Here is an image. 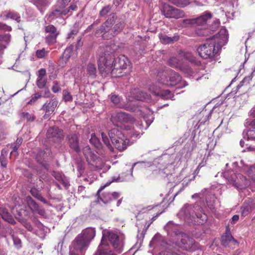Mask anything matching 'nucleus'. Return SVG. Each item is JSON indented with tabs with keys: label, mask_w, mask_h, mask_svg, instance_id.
<instances>
[{
	"label": "nucleus",
	"mask_w": 255,
	"mask_h": 255,
	"mask_svg": "<svg viewBox=\"0 0 255 255\" xmlns=\"http://www.w3.org/2000/svg\"><path fill=\"white\" fill-rule=\"evenodd\" d=\"M35 4L41 12H42L48 5V2L46 0H37Z\"/></svg>",
	"instance_id": "obj_41"
},
{
	"label": "nucleus",
	"mask_w": 255,
	"mask_h": 255,
	"mask_svg": "<svg viewBox=\"0 0 255 255\" xmlns=\"http://www.w3.org/2000/svg\"><path fill=\"white\" fill-rule=\"evenodd\" d=\"M63 99L66 102H71L73 100V98L69 92L64 90L63 91Z\"/></svg>",
	"instance_id": "obj_48"
},
{
	"label": "nucleus",
	"mask_w": 255,
	"mask_h": 255,
	"mask_svg": "<svg viewBox=\"0 0 255 255\" xmlns=\"http://www.w3.org/2000/svg\"><path fill=\"white\" fill-rule=\"evenodd\" d=\"M31 194L35 198L37 199L39 196L40 195L38 190H37L35 188H32L30 190Z\"/></svg>",
	"instance_id": "obj_60"
},
{
	"label": "nucleus",
	"mask_w": 255,
	"mask_h": 255,
	"mask_svg": "<svg viewBox=\"0 0 255 255\" xmlns=\"http://www.w3.org/2000/svg\"><path fill=\"white\" fill-rule=\"evenodd\" d=\"M58 101L56 99H53L43 105L41 109L45 113L43 116L44 119L48 118L49 116L53 113L58 106Z\"/></svg>",
	"instance_id": "obj_16"
},
{
	"label": "nucleus",
	"mask_w": 255,
	"mask_h": 255,
	"mask_svg": "<svg viewBox=\"0 0 255 255\" xmlns=\"http://www.w3.org/2000/svg\"><path fill=\"white\" fill-rule=\"evenodd\" d=\"M53 175L55 179L61 182L65 187L67 188L69 186V181L63 174L59 172H53Z\"/></svg>",
	"instance_id": "obj_34"
},
{
	"label": "nucleus",
	"mask_w": 255,
	"mask_h": 255,
	"mask_svg": "<svg viewBox=\"0 0 255 255\" xmlns=\"http://www.w3.org/2000/svg\"><path fill=\"white\" fill-rule=\"evenodd\" d=\"M24 201L33 213H37L41 216L44 215V211L39 207L38 204L31 198V197L30 196L26 197L24 199Z\"/></svg>",
	"instance_id": "obj_19"
},
{
	"label": "nucleus",
	"mask_w": 255,
	"mask_h": 255,
	"mask_svg": "<svg viewBox=\"0 0 255 255\" xmlns=\"http://www.w3.org/2000/svg\"><path fill=\"white\" fill-rule=\"evenodd\" d=\"M69 144L70 147L77 152L80 151L78 136L76 134H71L68 136Z\"/></svg>",
	"instance_id": "obj_29"
},
{
	"label": "nucleus",
	"mask_w": 255,
	"mask_h": 255,
	"mask_svg": "<svg viewBox=\"0 0 255 255\" xmlns=\"http://www.w3.org/2000/svg\"><path fill=\"white\" fill-rule=\"evenodd\" d=\"M239 219V215H234L232 218L231 223L232 224H235Z\"/></svg>",
	"instance_id": "obj_64"
},
{
	"label": "nucleus",
	"mask_w": 255,
	"mask_h": 255,
	"mask_svg": "<svg viewBox=\"0 0 255 255\" xmlns=\"http://www.w3.org/2000/svg\"><path fill=\"white\" fill-rule=\"evenodd\" d=\"M161 11L162 13L167 18H169L174 7L166 3L161 2Z\"/></svg>",
	"instance_id": "obj_33"
},
{
	"label": "nucleus",
	"mask_w": 255,
	"mask_h": 255,
	"mask_svg": "<svg viewBox=\"0 0 255 255\" xmlns=\"http://www.w3.org/2000/svg\"><path fill=\"white\" fill-rule=\"evenodd\" d=\"M249 123L250 127L246 133V136L248 139L255 140V119L251 122L248 121L246 124V126H248Z\"/></svg>",
	"instance_id": "obj_28"
},
{
	"label": "nucleus",
	"mask_w": 255,
	"mask_h": 255,
	"mask_svg": "<svg viewBox=\"0 0 255 255\" xmlns=\"http://www.w3.org/2000/svg\"><path fill=\"white\" fill-rule=\"evenodd\" d=\"M119 107L124 108L125 109L128 111H134L135 110L134 104H133L132 102H131L129 103H127L123 105L120 104V105H119Z\"/></svg>",
	"instance_id": "obj_43"
},
{
	"label": "nucleus",
	"mask_w": 255,
	"mask_h": 255,
	"mask_svg": "<svg viewBox=\"0 0 255 255\" xmlns=\"http://www.w3.org/2000/svg\"><path fill=\"white\" fill-rule=\"evenodd\" d=\"M6 17L8 18H10L13 20H16L17 22H19L20 19V16L18 13L15 12H9L6 14Z\"/></svg>",
	"instance_id": "obj_45"
},
{
	"label": "nucleus",
	"mask_w": 255,
	"mask_h": 255,
	"mask_svg": "<svg viewBox=\"0 0 255 255\" xmlns=\"http://www.w3.org/2000/svg\"><path fill=\"white\" fill-rule=\"evenodd\" d=\"M228 40L227 29H221L218 33L209 39L205 43L201 45L197 48L199 56L204 59H213L218 54L221 47L225 45Z\"/></svg>",
	"instance_id": "obj_2"
},
{
	"label": "nucleus",
	"mask_w": 255,
	"mask_h": 255,
	"mask_svg": "<svg viewBox=\"0 0 255 255\" xmlns=\"http://www.w3.org/2000/svg\"><path fill=\"white\" fill-rule=\"evenodd\" d=\"M216 201V198L213 194L209 195L206 198V202L209 208L214 212L215 210L214 204Z\"/></svg>",
	"instance_id": "obj_35"
},
{
	"label": "nucleus",
	"mask_w": 255,
	"mask_h": 255,
	"mask_svg": "<svg viewBox=\"0 0 255 255\" xmlns=\"http://www.w3.org/2000/svg\"><path fill=\"white\" fill-rule=\"evenodd\" d=\"M0 215L2 218L11 224H14L15 221L12 216L9 214L7 210L4 208H0Z\"/></svg>",
	"instance_id": "obj_31"
},
{
	"label": "nucleus",
	"mask_w": 255,
	"mask_h": 255,
	"mask_svg": "<svg viewBox=\"0 0 255 255\" xmlns=\"http://www.w3.org/2000/svg\"><path fill=\"white\" fill-rule=\"evenodd\" d=\"M179 215L183 217L185 219H190L191 217L194 219V222L197 224H203L205 223L207 220L206 215L202 213H198L196 214L197 220H195V218L193 215V207L191 205H185L181 210L179 212Z\"/></svg>",
	"instance_id": "obj_9"
},
{
	"label": "nucleus",
	"mask_w": 255,
	"mask_h": 255,
	"mask_svg": "<svg viewBox=\"0 0 255 255\" xmlns=\"http://www.w3.org/2000/svg\"><path fill=\"white\" fill-rule=\"evenodd\" d=\"M110 99L111 101L115 105H118L120 104L121 101L120 98L115 94H112L110 97Z\"/></svg>",
	"instance_id": "obj_54"
},
{
	"label": "nucleus",
	"mask_w": 255,
	"mask_h": 255,
	"mask_svg": "<svg viewBox=\"0 0 255 255\" xmlns=\"http://www.w3.org/2000/svg\"><path fill=\"white\" fill-rule=\"evenodd\" d=\"M10 41V35L6 34L3 35H0V44L2 46L0 50L6 47L5 44H8Z\"/></svg>",
	"instance_id": "obj_36"
},
{
	"label": "nucleus",
	"mask_w": 255,
	"mask_h": 255,
	"mask_svg": "<svg viewBox=\"0 0 255 255\" xmlns=\"http://www.w3.org/2000/svg\"><path fill=\"white\" fill-rule=\"evenodd\" d=\"M120 194L118 192H114L112 193H105L102 197L101 198V201L105 204L108 203L111 201L118 199L120 197Z\"/></svg>",
	"instance_id": "obj_27"
},
{
	"label": "nucleus",
	"mask_w": 255,
	"mask_h": 255,
	"mask_svg": "<svg viewBox=\"0 0 255 255\" xmlns=\"http://www.w3.org/2000/svg\"><path fill=\"white\" fill-rule=\"evenodd\" d=\"M184 16V13L182 10L174 7L169 18H180Z\"/></svg>",
	"instance_id": "obj_38"
},
{
	"label": "nucleus",
	"mask_w": 255,
	"mask_h": 255,
	"mask_svg": "<svg viewBox=\"0 0 255 255\" xmlns=\"http://www.w3.org/2000/svg\"><path fill=\"white\" fill-rule=\"evenodd\" d=\"M86 71L89 76L95 78L96 76L97 70L95 65L93 64L90 63L87 65Z\"/></svg>",
	"instance_id": "obj_37"
},
{
	"label": "nucleus",
	"mask_w": 255,
	"mask_h": 255,
	"mask_svg": "<svg viewBox=\"0 0 255 255\" xmlns=\"http://www.w3.org/2000/svg\"><path fill=\"white\" fill-rule=\"evenodd\" d=\"M212 17V14L208 11H205L197 18H194L195 26L205 25L208 20Z\"/></svg>",
	"instance_id": "obj_22"
},
{
	"label": "nucleus",
	"mask_w": 255,
	"mask_h": 255,
	"mask_svg": "<svg viewBox=\"0 0 255 255\" xmlns=\"http://www.w3.org/2000/svg\"><path fill=\"white\" fill-rule=\"evenodd\" d=\"M117 16L115 14L113 13L111 14L107 21L104 23V24L102 26V27L97 30V34H99L102 33L104 31L106 30H110L111 27H112L115 23L116 21Z\"/></svg>",
	"instance_id": "obj_21"
},
{
	"label": "nucleus",
	"mask_w": 255,
	"mask_h": 255,
	"mask_svg": "<svg viewBox=\"0 0 255 255\" xmlns=\"http://www.w3.org/2000/svg\"><path fill=\"white\" fill-rule=\"evenodd\" d=\"M50 150L48 148H46V151L39 152L36 156L37 160L41 162V157L42 156L44 158H46L50 155Z\"/></svg>",
	"instance_id": "obj_42"
},
{
	"label": "nucleus",
	"mask_w": 255,
	"mask_h": 255,
	"mask_svg": "<svg viewBox=\"0 0 255 255\" xmlns=\"http://www.w3.org/2000/svg\"><path fill=\"white\" fill-rule=\"evenodd\" d=\"M158 83L168 86H173L178 84L181 80L180 76L172 70L159 72L157 75Z\"/></svg>",
	"instance_id": "obj_6"
},
{
	"label": "nucleus",
	"mask_w": 255,
	"mask_h": 255,
	"mask_svg": "<svg viewBox=\"0 0 255 255\" xmlns=\"http://www.w3.org/2000/svg\"><path fill=\"white\" fill-rule=\"evenodd\" d=\"M104 237H105L104 239L106 246H109V242L113 247L116 252L118 253L122 252L123 242L116 234L110 231H103L102 240L104 239Z\"/></svg>",
	"instance_id": "obj_8"
},
{
	"label": "nucleus",
	"mask_w": 255,
	"mask_h": 255,
	"mask_svg": "<svg viewBox=\"0 0 255 255\" xmlns=\"http://www.w3.org/2000/svg\"><path fill=\"white\" fill-rule=\"evenodd\" d=\"M41 97H42V95L40 93H35L31 97V99L28 102L27 104L29 105H33Z\"/></svg>",
	"instance_id": "obj_52"
},
{
	"label": "nucleus",
	"mask_w": 255,
	"mask_h": 255,
	"mask_svg": "<svg viewBox=\"0 0 255 255\" xmlns=\"http://www.w3.org/2000/svg\"><path fill=\"white\" fill-rule=\"evenodd\" d=\"M124 27V23L122 22H117L114 26L111 27V29L105 30L102 33H101V36L104 39H108L112 38L114 35L120 33Z\"/></svg>",
	"instance_id": "obj_13"
},
{
	"label": "nucleus",
	"mask_w": 255,
	"mask_h": 255,
	"mask_svg": "<svg viewBox=\"0 0 255 255\" xmlns=\"http://www.w3.org/2000/svg\"><path fill=\"white\" fill-rule=\"evenodd\" d=\"M223 175L228 183L238 190L245 189L250 185V182L246 177L239 173L236 174L233 171H226Z\"/></svg>",
	"instance_id": "obj_4"
},
{
	"label": "nucleus",
	"mask_w": 255,
	"mask_h": 255,
	"mask_svg": "<svg viewBox=\"0 0 255 255\" xmlns=\"http://www.w3.org/2000/svg\"><path fill=\"white\" fill-rule=\"evenodd\" d=\"M159 38L161 42L163 44H168L173 43L179 40V36L178 35H175L172 37H169L165 34H160Z\"/></svg>",
	"instance_id": "obj_30"
},
{
	"label": "nucleus",
	"mask_w": 255,
	"mask_h": 255,
	"mask_svg": "<svg viewBox=\"0 0 255 255\" xmlns=\"http://www.w3.org/2000/svg\"><path fill=\"white\" fill-rule=\"evenodd\" d=\"M104 53L99 59V69L102 74L111 73L113 77H120L128 74L131 69L130 62L125 55H120L114 60L112 54Z\"/></svg>",
	"instance_id": "obj_1"
},
{
	"label": "nucleus",
	"mask_w": 255,
	"mask_h": 255,
	"mask_svg": "<svg viewBox=\"0 0 255 255\" xmlns=\"http://www.w3.org/2000/svg\"><path fill=\"white\" fill-rule=\"evenodd\" d=\"M22 116L24 119L26 120L29 122H32L35 120V117L28 113H24L22 114Z\"/></svg>",
	"instance_id": "obj_55"
},
{
	"label": "nucleus",
	"mask_w": 255,
	"mask_h": 255,
	"mask_svg": "<svg viewBox=\"0 0 255 255\" xmlns=\"http://www.w3.org/2000/svg\"><path fill=\"white\" fill-rule=\"evenodd\" d=\"M131 95L134 99L141 101H147L150 99L149 95L139 89L132 90Z\"/></svg>",
	"instance_id": "obj_25"
},
{
	"label": "nucleus",
	"mask_w": 255,
	"mask_h": 255,
	"mask_svg": "<svg viewBox=\"0 0 255 255\" xmlns=\"http://www.w3.org/2000/svg\"><path fill=\"white\" fill-rule=\"evenodd\" d=\"M194 18L186 19L182 21V26L184 27L195 26Z\"/></svg>",
	"instance_id": "obj_46"
},
{
	"label": "nucleus",
	"mask_w": 255,
	"mask_h": 255,
	"mask_svg": "<svg viewBox=\"0 0 255 255\" xmlns=\"http://www.w3.org/2000/svg\"><path fill=\"white\" fill-rule=\"evenodd\" d=\"M47 82L46 77V70L44 69H40L38 71L36 84L40 89H43L45 87Z\"/></svg>",
	"instance_id": "obj_23"
},
{
	"label": "nucleus",
	"mask_w": 255,
	"mask_h": 255,
	"mask_svg": "<svg viewBox=\"0 0 255 255\" xmlns=\"http://www.w3.org/2000/svg\"><path fill=\"white\" fill-rule=\"evenodd\" d=\"M149 90L155 96H160L163 99H173V97L169 90H162L160 87H158L156 84H152L149 85Z\"/></svg>",
	"instance_id": "obj_15"
},
{
	"label": "nucleus",
	"mask_w": 255,
	"mask_h": 255,
	"mask_svg": "<svg viewBox=\"0 0 255 255\" xmlns=\"http://www.w3.org/2000/svg\"><path fill=\"white\" fill-rule=\"evenodd\" d=\"M101 136L102 138V140L103 142L105 143V145L107 146V148L111 152L114 151V148L112 145L110 143V140L107 135L104 133H101Z\"/></svg>",
	"instance_id": "obj_39"
},
{
	"label": "nucleus",
	"mask_w": 255,
	"mask_h": 255,
	"mask_svg": "<svg viewBox=\"0 0 255 255\" xmlns=\"http://www.w3.org/2000/svg\"><path fill=\"white\" fill-rule=\"evenodd\" d=\"M172 240L173 241H170L169 243L163 242L162 246L165 248L169 249V250H171L170 247L172 244L173 245L175 244V245L186 251L191 250L193 249L194 244V240L184 233L180 234L177 238Z\"/></svg>",
	"instance_id": "obj_5"
},
{
	"label": "nucleus",
	"mask_w": 255,
	"mask_h": 255,
	"mask_svg": "<svg viewBox=\"0 0 255 255\" xmlns=\"http://www.w3.org/2000/svg\"><path fill=\"white\" fill-rule=\"evenodd\" d=\"M90 142L91 144L94 145L95 147H96L98 148H100L102 146V145L100 141V140L96 136L95 133H92L91 134V138L90 139Z\"/></svg>",
	"instance_id": "obj_40"
},
{
	"label": "nucleus",
	"mask_w": 255,
	"mask_h": 255,
	"mask_svg": "<svg viewBox=\"0 0 255 255\" xmlns=\"http://www.w3.org/2000/svg\"><path fill=\"white\" fill-rule=\"evenodd\" d=\"M111 7L110 5L106 6L101 10L100 15L102 16L106 15L111 11Z\"/></svg>",
	"instance_id": "obj_56"
},
{
	"label": "nucleus",
	"mask_w": 255,
	"mask_h": 255,
	"mask_svg": "<svg viewBox=\"0 0 255 255\" xmlns=\"http://www.w3.org/2000/svg\"><path fill=\"white\" fill-rule=\"evenodd\" d=\"M83 153L87 162L93 167L101 168L103 165V161L101 158L91 151L89 146L85 147L83 149Z\"/></svg>",
	"instance_id": "obj_10"
},
{
	"label": "nucleus",
	"mask_w": 255,
	"mask_h": 255,
	"mask_svg": "<svg viewBox=\"0 0 255 255\" xmlns=\"http://www.w3.org/2000/svg\"><path fill=\"white\" fill-rule=\"evenodd\" d=\"M10 234L13 240L14 246L16 249H20L21 247V242L20 240L18 238L14 237V235L12 234V231H10Z\"/></svg>",
	"instance_id": "obj_44"
},
{
	"label": "nucleus",
	"mask_w": 255,
	"mask_h": 255,
	"mask_svg": "<svg viewBox=\"0 0 255 255\" xmlns=\"http://www.w3.org/2000/svg\"><path fill=\"white\" fill-rule=\"evenodd\" d=\"M46 54V51L44 49L38 50L36 52V56L39 58H43Z\"/></svg>",
	"instance_id": "obj_58"
},
{
	"label": "nucleus",
	"mask_w": 255,
	"mask_h": 255,
	"mask_svg": "<svg viewBox=\"0 0 255 255\" xmlns=\"http://www.w3.org/2000/svg\"><path fill=\"white\" fill-rule=\"evenodd\" d=\"M222 244L225 247H228L232 248H235V246L238 244V242L234 239L232 236L229 233H226L222 236Z\"/></svg>",
	"instance_id": "obj_20"
},
{
	"label": "nucleus",
	"mask_w": 255,
	"mask_h": 255,
	"mask_svg": "<svg viewBox=\"0 0 255 255\" xmlns=\"http://www.w3.org/2000/svg\"><path fill=\"white\" fill-rule=\"evenodd\" d=\"M109 135L113 144L119 150L126 149L129 140L118 128H114L109 131Z\"/></svg>",
	"instance_id": "obj_7"
},
{
	"label": "nucleus",
	"mask_w": 255,
	"mask_h": 255,
	"mask_svg": "<svg viewBox=\"0 0 255 255\" xmlns=\"http://www.w3.org/2000/svg\"><path fill=\"white\" fill-rule=\"evenodd\" d=\"M111 121L116 126L122 127L125 124H132L134 119L128 114L120 112L114 114L111 117Z\"/></svg>",
	"instance_id": "obj_11"
},
{
	"label": "nucleus",
	"mask_w": 255,
	"mask_h": 255,
	"mask_svg": "<svg viewBox=\"0 0 255 255\" xmlns=\"http://www.w3.org/2000/svg\"><path fill=\"white\" fill-rule=\"evenodd\" d=\"M168 0L171 1V2H172L173 3L176 4L177 5H178L179 6H181V7H184V6L187 5L188 4H189V3L187 0H186L184 3H178L176 2L175 1H172L171 0Z\"/></svg>",
	"instance_id": "obj_61"
},
{
	"label": "nucleus",
	"mask_w": 255,
	"mask_h": 255,
	"mask_svg": "<svg viewBox=\"0 0 255 255\" xmlns=\"http://www.w3.org/2000/svg\"><path fill=\"white\" fill-rule=\"evenodd\" d=\"M47 137L50 141L58 142L63 139L64 135L58 127H50L47 130Z\"/></svg>",
	"instance_id": "obj_12"
},
{
	"label": "nucleus",
	"mask_w": 255,
	"mask_h": 255,
	"mask_svg": "<svg viewBox=\"0 0 255 255\" xmlns=\"http://www.w3.org/2000/svg\"><path fill=\"white\" fill-rule=\"evenodd\" d=\"M69 0H59L56 7L49 15V17L54 19L61 15H66L69 12V10L64 9V8L68 4Z\"/></svg>",
	"instance_id": "obj_14"
},
{
	"label": "nucleus",
	"mask_w": 255,
	"mask_h": 255,
	"mask_svg": "<svg viewBox=\"0 0 255 255\" xmlns=\"http://www.w3.org/2000/svg\"><path fill=\"white\" fill-rule=\"evenodd\" d=\"M255 207V204L252 202L249 204H244L241 207L242 215L244 217L246 216L253 211Z\"/></svg>",
	"instance_id": "obj_32"
},
{
	"label": "nucleus",
	"mask_w": 255,
	"mask_h": 255,
	"mask_svg": "<svg viewBox=\"0 0 255 255\" xmlns=\"http://www.w3.org/2000/svg\"><path fill=\"white\" fill-rule=\"evenodd\" d=\"M244 170L247 172L248 175L252 178L253 180L255 181V167H250L248 170H246V167H245Z\"/></svg>",
	"instance_id": "obj_53"
},
{
	"label": "nucleus",
	"mask_w": 255,
	"mask_h": 255,
	"mask_svg": "<svg viewBox=\"0 0 255 255\" xmlns=\"http://www.w3.org/2000/svg\"><path fill=\"white\" fill-rule=\"evenodd\" d=\"M58 34H49L46 37V42L48 44H51L55 42L57 36Z\"/></svg>",
	"instance_id": "obj_50"
},
{
	"label": "nucleus",
	"mask_w": 255,
	"mask_h": 255,
	"mask_svg": "<svg viewBox=\"0 0 255 255\" xmlns=\"http://www.w3.org/2000/svg\"><path fill=\"white\" fill-rule=\"evenodd\" d=\"M208 30L207 29H198L196 30V33L200 36H204L207 35Z\"/></svg>",
	"instance_id": "obj_57"
},
{
	"label": "nucleus",
	"mask_w": 255,
	"mask_h": 255,
	"mask_svg": "<svg viewBox=\"0 0 255 255\" xmlns=\"http://www.w3.org/2000/svg\"><path fill=\"white\" fill-rule=\"evenodd\" d=\"M104 238L101 240L98 250L94 255H116L114 251H112L109 246L106 245Z\"/></svg>",
	"instance_id": "obj_17"
},
{
	"label": "nucleus",
	"mask_w": 255,
	"mask_h": 255,
	"mask_svg": "<svg viewBox=\"0 0 255 255\" xmlns=\"http://www.w3.org/2000/svg\"><path fill=\"white\" fill-rule=\"evenodd\" d=\"M24 201L33 213H37L41 216L44 215V211L39 207L38 204L31 198V197L30 196L26 197L24 199Z\"/></svg>",
	"instance_id": "obj_18"
},
{
	"label": "nucleus",
	"mask_w": 255,
	"mask_h": 255,
	"mask_svg": "<svg viewBox=\"0 0 255 255\" xmlns=\"http://www.w3.org/2000/svg\"><path fill=\"white\" fill-rule=\"evenodd\" d=\"M45 32L49 34H59V32L57 31L56 27L53 25H49L45 27Z\"/></svg>",
	"instance_id": "obj_49"
},
{
	"label": "nucleus",
	"mask_w": 255,
	"mask_h": 255,
	"mask_svg": "<svg viewBox=\"0 0 255 255\" xmlns=\"http://www.w3.org/2000/svg\"><path fill=\"white\" fill-rule=\"evenodd\" d=\"M159 255H179L175 253H171L168 251L161 252L159 253Z\"/></svg>",
	"instance_id": "obj_63"
},
{
	"label": "nucleus",
	"mask_w": 255,
	"mask_h": 255,
	"mask_svg": "<svg viewBox=\"0 0 255 255\" xmlns=\"http://www.w3.org/2000/svg\"><path fill=\"white\" fill-rule=\"evenodd\" d=\"M168 63L170 66L173 68H178L181 70H184L183 63L181 56L171 57L169 59Z\"/></svg>",
	"instance_id": "obj_26"
},
{
	"label": "nucleus",
	"mask_w": 255,
	"mask_h": 255,
	"mask_svg": "<svg viewBox=\"0 0 255 255\" xmlns=\"http://www.w3.org/2000/svg\"><path fill=\"white\" fill-rule=\"evenodd\" d=\"M178 228L179 227L172 222H169L164 227L168 235H171L173 237L175 236V239L177 238L180 234H182V233L179 232Z\"/></svg>",
	"instance_id": "obj_24"
},
{
	"label": "nucleus",
	"mask_w": 255,
	"mask_h": 255,
	"mask_svg": "<svg viewBox=\"0 0 255 255\" xmlns=\"http://www.w3.org/2000/svg\"><path fill=\"white\" fill-rule=\"evenodd\" d=\"M7 155L6 151L4 150H2L1 151V156L0 157V161L1 163V165L3 167H6L7 163L6 162V156Z\"/></svg>",
	"instance_id": "obj_47"
},
{
	"label": "nucleus",
	"mask_w": 255,
	"mask_h": 255,
	"mask_svg": "<svg viewBox=\"0 0 255 255\" xmlns=\"http://www.w3.org/2000/svg\"><path fill=\"white\" fill-rule=\"evenodd\" d=\"M19 146L15 144L13 147V150L10 153L11 156H16L17 155V150Z\"/></svg>",
	"instance_id": "obj_62"
},
{
	"label": "nucleus",
	"mask_w": 255,
	"mask_h": 255,
	"mask_svg": "<svg viewBox=\"0 0 255 255\" xmlns=\"http://www.w3.org/2000/svg\"><path fill=\"white\" fill-rule=\"evenodd\" d=\"M95 235L96 231L94 228H88L83 230L72 242L70 246V255H82Z\"/></svg>",
	"instance_id": "obj_3"
},
{
	"label": "nucleus",
	"mask_w": 255,
	"mask_h": 255,
	"mask_svg": "<svg viewBox=\"0 0 255 255\" xmlns=\"http://www.w3.org/2000/svg\"><path fill=\"white\" fill-rule=\"evenodd\" d=\"M74 48L73 45H71L68 48H66L63 53V57L65 58H69L72 55V53Z\"/></svg>",
	"instance_id": "obj_51"
},
{
	"label": "nucleus",
	"mask_w": 255,
	"mask_h": 255,
	"mask_svg": "<svg viewBox=\"0 0 255 255\" xmlns=\"http://www.w3.org/2000/svg\"><path fill=\"white\" fill-rule=\"evenodd\" d=\"M52 90L55 93H57L59 91H60L61 90V87H60V84L57 82H55L54 83V85H53L52 88Z\"/></svg>",
	"instance_id": "obj_59"
}]
</instances>
